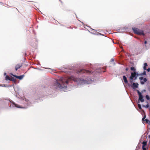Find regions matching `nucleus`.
Instances as JSON below:
<instances>
[{
  "mask_svg": "<svg viewBox=\"0 0 150 150\" xmlns=\"http://www.w3.org/2000/svg\"><path fill=\"white\" fill-rule=\"evenodd\" d=\"M138 76V74L136 73V71H134L133 72H132L131 76L129 78L130 79V82L132 83L133 82L134 80L136 79Z\"/></svg>",
  "mask_w": 150,
  "mask_h": 150,
  "instance_id": "nucleus-3",
  "label": "nucleus"
},
{
  "mask_svg": "<svg viewBox=\"0 0 150 150\" xmlns=\"http://www.w3.org/2000/svg\"><path fill=\"white\" fill-rule=\"evenodd\" d=\"M23 100L24 103L27 105V106L24 107H22L21 106L16 104L12 100L11 101L8 100H6L4 102L2 100H0V104H3L4 103H11V106H10V107H16L19 108H27L28 107L31 106L30 104L31 103H29L28 100H27L25 98L24 100L23 98Z\"/></svg>",
  "mask_w": 150,
  "mask_h": 150,
  "instance_id": "nucleus-2",
  "label": "nucleus"
},
{
  "mask_svg": "<svg viewBox=\"0 0 150 150\" xmlns=\"http://www.w3.org/2000/svg\"><path fill=\"white\" fill-rule=\"evenodd\" d=\"M139 100L141 102H143L144 101V99L143 96L142 95L139 96Z\"/></svg>",
  "mask_w": 150,
  "mask_h": 150,
  "instance_id": "nucleus-9",
  "label": "nucleus"
},
{
  "mask_svg": "<svg viewBox=\"0 0 150 150\" xmlns=\"http://www.w3.org/2000/svg\"><path fill=\"white\" fill-rule=\"evenodd\" d=\"M142 75H146V71H144L143 73H142Z\"/></svg>",
  "mask_w": 150,
  "mask_h": 150,
  "instance_id": "nucleus-20",
  "label": "nucleus"
},
{
  "mask_svg": "<svg viewBox=\"0 0 150 150\" xmlns=\"http://www.w3.org/2000/svg\"><path fill=\"white\" fill-rule=\"evenodd\" d=\"M70 80H73L74 82H77L79 85L91 83L93 81L89 77L84 75H83L81 79L77 78L72 76L69 77L67 80H66L63 77H61L59 79L56 80V82L54 84V87L61 91H69V90L67 88V86Z\"/></svg>",
  "mask_w": 150,
  "mask_h": 150,
  "instance_id": "nucleus-1",
  "label": "nucleus"
},
{
  "mask_svg": "<svg viewBox=\"0 0 150 150\" xmlns=\"http://www.w3.org/2000/svg\"><path fill=\"white\" fill-rule=\"evenodd\" d=\"M147 70L148 72H149L150 71V68H149L147 69Z\"/></svg>",
  "mask_w": 150,
  "mask_h": 150,
  "instance_id": "nucleus-22",
  "label": "nucleus"
},
{
  "mask_svg": "<svg viewBox=\"0 0 150 150\" xmlns=\"http://www.w3.org/2000/svg\"><path fill=\"white\" fill-rule=\"evenodd\" d=\"M123 80L124 81V82L126 83H127L128 82V81L127 80V78L125 76H123Z\"/></svg>",
  "mask_w": 150,
  "mask_h": 150,
  "instance_id": "nucleus-10",
  "label": "nucleus"
},
{
  "mask_svg": "<svg viewBox=\"0 0 150 150\" xmlns=\"http://www.w3.org/2000/svg\"><path fill=\"white\" fill-rule=\"evenodd\" d=\"M145 146H142V148L143 150H146V149L145 147Z\"/></svg>",
  "mask_w": 150,
  "mask_h": 150,
  "instance_id": "nucleus-21",
  "label": "nucleus"
},
{
  "mask_svg": "<svg viewBox=\"0 0 150 150\" xmlns=\"http://www.w3.org/2000/svg\"><path fill=\"white\" fill-rule=\"evenodd\" d=\"M21 65H20L18 64H17L15 67V69L16 71H17L18 69H19L21 67Z\"/></svg>",
  "mask_w": 150,
  "mask_h": 150,
  "instance_id": "nucleus-11",
  "label": "nucleus"
},
{
  "mask_svg": "<svg viewBox=\"0 0 150 150\" xmlns=\"http://www.w3.org/2000/svg\"><path fill=\"white\" fill-rule=\"evenodd\" d=\"M6 74V73H4V75H5Z\"/></svg>",
  "mask_w": 150,
  "mask_h": 150,
  "instance_id": "nucleus-26",
  "label": "nucleus"
},
{
  "mask_svg": "<svg viewBox=\"0 0 150 150\" xmlns=\"http://www.w3.org/2000/svg\"><path fill=\"white\" fill-rule=\"evenodd\" d=\"M142 107H144V108H148L149 107V105L148 104V103L146 105H142Z\"/></svg>",
  "mask_w": 150,
  "mask_h": 150,
  "instance_id": "nucleus-15",
  "label": "nucleus"
},
{
  "mask_svg": "<svg viewBox=\"0 0 150 150\" xmlns=\"http://www.w3.org/2000/svg\"><path fill=\"white\" fill-rule=\"evenodd\" d=\"M131 70L132 71H135V68L133 67H132L131 68Z\"/></svg>",
  "mask_w": 150,
  "mask_h": 150,
  "instance_id": "nucleus-16",
  "label": "nucleus"
},
{
  "mask_svg": "<svg viewBox=\"0 0 150 150\" xmlns=\"http://www.w3.org/2000/svg\"><path fill=\"white\" fill-rule=\"evenodd\" d=\"M126 71H127L128 70V68H126L125 69Z\"/></svg>",
  "mask_w": 150,
  "mask_h": 150,
  "instance_id": "nucleus-25",
  "label": "nucleus"
},
{
  "mask_svg": "<svg viewBox=\"0 0 150 150\" xmlns=\"http://www.w3.org/2000/svg\"><path fill=\"white\" fill-rule=\"evenodd\" d=\"M146 98L148 100H149L150 99V98H149V96L148 95H146Z\"/></svg>",
  "mask_w": 150,
  "mask_h": 150,
  "instance_id": "nucleus-19",
  "label": "nucleus"
},
{
  "mask_svg": "<svg viewBox=\"0 0 150 150\" xmlns=\"http://www.w3.org/2000/svg\"><path fill=\"white\" fill-rule=\"evenodd\" d=\"M138 94L139 96L142 95V93L138 90L137 91Z\"/></svg>",
  "mask_w": 150,
  "mask_h": 150,
  "instance_id": "nucleus-18",
  "label": "nucleus"
},
{
  "mask_svg": "<svg viewBox=\"0 0 150 150\" xmlns=\"http://www.w3.org/2000/svg\"><path fill=\"white\" fill-rule=\"evenodd\" d=\"M147 66V63H145L144 64V68H143L144 70H145L146 69V67Z\"/></svg>",
  "mask_w": 150,
  "mask_h": 150,
  "instance_id": "nucleus-12",
  "label": "nucleus"
},
{
  "mask_svg": "<svg viewBox=\"0 0 150 150\" xmlns=\"http://www.w3.org/2000/svg\"><path fill=\"white\" fill-rule=\"evenodd\" d=\"M132 30L134 33L137 34L139 35H144V32L143 30H140L139 29L136 28H132Z\"/></svg>",
  "mask_w": 150,
  "mask_h": 150,
  "instance_id": "nucleus-4",
  "label": "nucleus"
},
{
  "mask_svg": "<svg viewBox=\"0 0 150 150\" xmlns=\"http://www.w3.org/2000/svg\"><path fill=\"white\" fill-rule=\"evenodd\" d=\"M138 84L137 83H133L132 87L133 88H138Z\"/></svg>",
  "mask_w": 150,
  "mask_h": 150,
  "instance_id": "nucleus-8",
  "label": "nucleus"
},
{
  "mask_svg": "<svg viewBox=\"0 0 150 150\" xmlns=\"http://www.w3.org/2000/svg\"><path fill=\"white\" fill-rule=\"evenodd\" d=\"M6 80H12V79H11L9 77V76H6Z\"/></svg>",
  "mask_w": 150,
  "mask_h": 150,
  "instance_id": "nucleus-13",
  "label": "nucleus"
},
{
  "mask_svg": "<svg viewBox=\"0 0 150 150\" xmlns=\"http://www.w3.org/2000/svg\"><path fill=\"white\" fill-rule=\"evenodd\" d=\"M14 77H15L17 79H19L21 80L24 77V75H22L19 76H18L16 75H12Z\"/></svg>",
  "mask_w": 150,
  "mask_h": 150,
  "instance_id": "nucleus-7",
  "label": "nucleus"
},
{
  "mask_svg": "<svg viewBox=\"0 0 150 150\" xmlns=\"http://www.w3.org/2000/svg\"><path fill=\"white\" fill-rule=\"evenodd\" d=\"M142 146H145L146 145V142L144 141L142 142Z\"/></svg>",
  "mask_w": 150,
  "mask_h": 150,
  "instance_id": "nucleus-14",
  "label": "nucleus"
},
{
  "mask_svg": "<svg viewBox=\"0 0 150 150\" xmlns=\"http://www.w3.org/2000/svg\"><path fill=\"white\" fill-rule=\"evenodd\" d=\"M86 73V74H90L91 73V71H88L87 70H85L84 69H81L80 70L78 71L77 72V74H80L81 73Z\"/></svg>",
  "mask_w": 150,
  "mask_h": 150,
  "instance_id": "nucleus-5",
  "label": "nucleus"
},
{
  "mask_svg": "<svg viewBox=\"0 0 150 150\" xmlns=\"http://www.w3.org/2000/svg\"><path fill=\"white\" fill-rule=\"evenodd\" d=\"M147 43V41H144V44H146Z\"/></svg>",
  "mask_w": 150,
  "mask_h": 150,
  "instance_id": "nucleus-24",
  "label": "nucleus"
},
{
  "mask_svg": "<svg viewBox=\"0 0 150 150\" xmlns=\"http://www.w3.org/2000/svg\"><path fill=\"white\" fill-rule=\"evenodd\" d=\"M139 79L141 80V83L143 85L144 83V82L147 81V79L146 78H144L143 77H139Z\"/></svg>",
  "mask_w": 150,
  "mask_h": 150,
  "instance_id": "nucleus-6",
  "label": "nucleus"
},
{
  "mask_svg": "<svg viewBox=\"0 0 150 150\" xmlns=\"http://www.w3.org/2000/svg\"><path fill=\"white\" fill-rule=\"evenodd\" d=\"M111 62H113L114 61V59H111Z\"/></svg>",
  "mask_w": 150,
  "mask_h": 150,
  "instance_id": "nucleus-23",
  "label": "nucleus"
},
{
  "mask_svg": "<svg viewBox=\"0 0 150 150\" xmlns=\"http://www.w3.org/2000/svg\"><path fill=\"white\" fill-rule=\"evenodd\" d=\"M139 104H138V107L139 109H142V107L141 105L139 104V102H138Z\"/></svg>",
  "mask_w": 150,
  "mask_h": 150,
  "instance_id": "nucleus-17",
  "label": "nucleus"
}]
</instances>
